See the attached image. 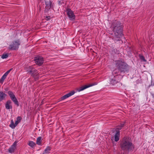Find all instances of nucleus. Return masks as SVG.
Wrapping results in <instances>:
<instances>
[{
    "mask_svg": "<svg viewBox=\"0 0 154 154\" xmlns=\"http://www.w3.org/2000/svg\"><path fill=\"white\" fill-rule=\"evenodd\" d=\"M34 60L36 64L38 65L41 66L44 63V60L43 57L42 56H37L35 57Z\"/></svg>",
    "mask_w": 154,
    "mask_h": 154,
    "instance_id": "nucleus-7",
    "label": "nucleus"
},
{
    "mask_svg": "<svg viewBox=\"0 0 154 154\" xmlns=\"http://www.w3.org/2000/svg\"><path fill=\"white\" fill-rule=\"evenodd\" d=\"M7 95L3 91H0V102L5 100Z\"/></svg>",
    "mask_w": 154,
    "mask_h": 154,
    "instance_id": "nucleus-17",
    "label": "nucleus"
},
{
    "mask_svg": "<svg viewBox=\"0 0 154 154\" xmlns=\"http://www.w3.org/2000/svg\"><path fill=\"white\" fill-rule=\"evenodd\" d=\"M22 119V118L21 116H18L17 118L16 121L20 122L21 121Z\"/></svg>",
    "mask_w": 154,
    "mask_h": 154,
    "instance_id": "nucleus-29",
    "label": "nucleus"
},
{
    "mask_svg": "<svg viewBox=\"0 0 154 154\" xmlns=\"http://www.w3.org/2000/svg\"><path fill=\"white\" fill-rule=\"evenodd\" d=\"M17 142L15 141L13 144L11 146V147L9 148L8 149L9 152L10 153H13L14 152L16 148L17 143Z\"/></svg>",
    "mask_w": 154,
    "mask_h": 154,
    "instance_id": "nucleus-12",
    "label": "nucleus"
},
{
    "mask_svg": "<svg viewBox=\"0 0 154 154\" xmlns=\"http://www.w3.org/2000/svg\"><path fill=\"white\" fill-rule=\"evenodd\" d=\"M20 42L19 39L13 41L12 43L9 45L8 48L10 50H16L18 49Z\"/></svg>",
    "mask_w": 154,
    "mask_h": 154,
    "instance_id": "nucleus-5",
    "label": "nucleus"
},
{
    "mask_svg": "<svg viewBox=\"0 0 154 154\" xmlns=\"http://www.w3.org/2000/svg\"><path fill=\"white\" fill-rule=\"evenodd\" d=\"M42 137H39L37 139L36 143L38 145H42Z\"/></svg>",
    "mask_w": 154,
    "mask_h": 154,
    "instance_id": "nucleus-20",
    "label": "nucleus"
},
{
    "mask_svg": "<svg viewBox=\"0 0 154 154\" xmlns=\"http://www.w3.org/2000/svg\"><path fill=\"white\" fill-rule=\"evenodd\" d=\"M28 144L30 146V147L33 149L35 148V146L36 145L35 143L32 141H29L28 143Z\"/></svg>",
    "mask_w": 154,
    "mask_h": 154,
    "instance_id": "nucleus-19",
    "label": "nucleus"
},
{
    "mask_svg": "<svg viewBox=\"0 0 154 154\" xmlns=\"http://www.w3.org/2000/svg\"><path fill=\"white\" fill-rule=\"evenodd\" d=\"M51 150V147L48 146L46 148L44 152H43L42 154H46L50 152V151Z\"/></svg>",
    "mask_w": 154,
    "mask_h": 154,
    "instance_id": "nucleus-22",
    "label": "nucleus"
},
{
    "mask_svg": "<svg viewBox=\"0 0 154 154\" xmlns=\"http://www.w3.org/2000/svg\"><path fill=\"white\" fill-rule=\"evenodd\" d=\"M116 133L114 135L115 141L116 142L118 141L120 139V131H115Z\"/></svg>",
    "mask_w": 154,
    "mask_h": 154,
    "instance_id": "nucleus-16",
    "label": "nucleus"
},
{
    "mask_svg": "<svg viewBox=\"0 0 154 154\" xmlns=\"http://www.w3.org/2000/svg\"><path fill=\"white\" fill-rule=\"evenodd\" d=\"M111 28L113 32L112 39L116 42L121 40L123 35V25L119 21L114 20L113 21Z\"/></svg>",
    "mask_w": 154,
    "mask_h": 154,
    "instance_id": "nucleus-1",
    "label": "nucleus"
},
{
    "mask_svg": "<svg viewBox=\"0 0 154 154\" xmlns=\"http://www.w3.org/2000/svg\"><path fill=\"white\" fill-rule=\"evenodd\" d=\"M120 142V147L123 151L129 152L132 151L134 148V144L127 137H124Z\"/></svg>",
    "mask_w": 154,
    "mask_h": 154,
    "instance_id": "nucleus-2",
    "label": "nucleus"
},
{
    "mask_svg": "<svg viewBox=\"0 0 154 154\" xmlns=\"http://www.w3.org/2000/svg\"><path fill=\"white\" fill-rule=\"evenodd\" d=\"M75 92L74 90L71 91L68 94L64 95L63 96L60 98L59 99V102L63 100L66 99L67 98L73 95L75 93Z\"/></svg>",
    "mask_w": 154,
    "mask_h": 154,
    "instance_id": "nucleus-9",
    "label": "nucleus"
},
{
    "mask_svg": "<svg viewBox=\"0 0 154 154\" xmlns=\"http://www.w3.org/2000/svg\"><path fill=\"white\" fill-rule=\"evenodd\" d=\"M125 121L120 123L117 126L116 128L115 129V131H120V130L125 126Z\"/></svg>",
    "mask_w": 154,
    "mask_h": 154,
    "instance_id": "nucleus-13",
    "label": "nucleus"
},
{
    "mask_svg": "<svg viewBox=\"0 0 154 154\" xmlns=\"http://www.w3.org/2000/svg\"><path fill=\"white\" fill-rule=\"evenodd\" d=\"M115 62L116 66L120 72V73L124 74L125 72H129V66L125 62L121 60H116Z\"/></svg>",
    "mask_w": 154,
    "mask_h": 154,
    "instance_id": "nucleus-3",
    "label": "nucleus"
},
{
    "mask_svg": "<svg viewBox=\"0 0 154 154\" xmlns=\"http://www.w3.org/2000/svg\"><path fill=\"white\" fill-rule=\"evenodd\" d=\"M152 95L153 98L154 99V93L153 94L152 93Z\"/></svg>",
    "mask_w": 154,
    "mask_h": 154,
    "instance_id": "nucleus-32",
    "label": "nucleus"
},
{
    "mask_svg": "<svg viewBox=\"0 0 154 154\" xmlns=\"http://www.w3.org/2000/svg\"><path fill=\"white\" fill-rule=\"evenodd\" d=\"M19 123L17 121H16L15 122V127Z\"/></svg>",
    "mask_w": 154,
    "mask_h": 154,
    "instance_id": "nucleus-31",
    "label": "nucleus"
},
{
    "mask_svg": "<svg viewBox=\"0 0 154 154\" xmlns=\"http://www.w3.org/2000/svg\"><path fill=\"white\" fill-rule=\"evenodd\" d=\"M67 14L70 20H73L75 19V15L73 11L70 8H67L66 10Z\"/></svg>",
    "mask_w": 154,
    "mask_h": 154,
    "instance_id": "nucleus-8",
    "label": "nucleus"
},
{
    "mask_svg": "<svg viewBox=\"0 0 154 154\" xmlns=\"http://www.w3.org/2000/svg\"><path fill=\"white\" fill-rule=\"evenodd\" d=\"M97 84L96 83H91L88 85H85L80 87L79 88H77V91L80 92L90 87L96 85Z\"/></svg>",
    "mask_w": 154,
    "mask_h": 154,
    "instance_id": "nucleus-11",
    "label": "nucleus"
},
{
    "mask_svg": "<svg viewBox=\"0 0 154 154\" xmlns=\"http://www.w3.org/2000/svg\"><path fill=\"white\" fill-rule=\"evenodd\" d=\"M120 81L119 79H117V76H114L113 79H110V84L113 85H114L119 82Z\"/></svg>",
    "mask_w": 154,
    "mask_h": 154,
    "instance_id": "nucleus-14",
    "label": "nucleus"
},
{
    "mask_svg": "<svg viewBox=\"0 0 154 154\" xmlns=\"http://www.w3.org/2000/svg\"><path fill=\"white\" fill-rule=\"evenodd\" d=\"M139 57L141 60L144 62H146V60L145 58V57L143 56L140 55Z\"/></svg>",
    "mask_w": 154,
    "mask_h": 154,
    "instance_id": "nucleus-26",
    "label": "nucleus"
},
{
    "mask_svg": "<svg viewBox=\"0 0 154 154\" xmlns=\"http://www.w3.org/2000/svg\"><path fill=\"white\" fill-rule=\"evenodd\" d=\"M8 56V53L5 54H3L2 56V59H5L7 58Z\"/></svg>",
    "mask_w": 154,
    "mask_h": 154,
    "instance_id": "nucleus-27",
    "label": "nucleus"
},
{
    "mask_svg": "<svg viewBox=\"0 0 154 154\" xmlns=\"http://www.w3.org/2000/svg\"><path fill=\"white\" fill-rule=\"evenodd\" d=\"M33 68L32 66H28L26 67L25 69L26 71L28 72L27 73L29 74Z\"/></svg>",
    "mask_w": 154,
    "mask_h": 154,
    "instance_id": "nucleus-21",
    "label": "nucleus"
},
{
    "mask_svg": "<svg viewBox=\"0 0 154 154\" xmlns=\"http://www.w3.org/2000/svg\"><path fill=\"white\" fill-rule=\"evenodd\" d=\"M45 2L46 5L45 11L48 12L49 10L53 7V5H52V2L51 0H49L45 1Z\"/></svg>",
    "mask_w": 154,
    "mask_h": 154,
    "instance_id": "nucleus-6",
    "label": "nucleus"
},
{
    "mask_svg": "<svg viewBox=\"0 0 154 154\" xmlns=\"http://www.w3.org/2000/svg\"><path fill=\"white\" fill-rule=\"evenodd\" d=\"M11 124L9 126L12 129H14L15 127V124L14 123V122L12 119L11 120Z\"/></svg>",
    "mask_w": 154,
    "mask_h": 154,
    "instance_id": "nucleus-23",
    "label": "nucleus"
},
{
    "mask_svg": "<svg viewBox=\"0 0 154 154\" xmlns=\"http://www.w3.org/2000/svg\"><path fill=\"white\" fill-rule=\"evenodd\" d=\"M112 73L113 75H116L115 76H117L118 75H120L122 73H120V72L117 68L113 70L112 72Z\"/></svg>",
    "mask_w": 154,
    "mask_h": 154,
    "instance_id": "nucleus-18",
    "label": "nucleus"
},
{
    "mask_svg": "<svg viewBox=\"0 0 154 154\" xmlns=\"http://www.w3.org/2000/svg\"><path fill=\"white\" fill-rule=\"evenodd\" d=\"M6 77L7 76L4 74L0 79V83H1L2 84Z\"/></svg>",
    "mask_w": 154,
    "mask_h": 154,
    "instance_id": "nucleus-24",
    "label": "nucleus"
},
{
    "mask_svg": "<svg viewBox=\"0 0 154 154\" xmlns=\"http://www.w3.org/2000/svg\"><path fill=\"white\" fill-rule=\"evenodd\" d=\"M51 19V17L50 16H47L46 17V20H49Z\"/></svg>",
    "mask_w": 154,
    "mask_h": 154,
    "instance_id": "nucleus-30",
    "label": "nucleus"
},
{
    "mask_svg": "<svg viewBox=\"0 0 154 154\" xmlns=\"http://www.w3.org/2000/svg\"><path fill=\"white\" fill-rule=\"evenodd\" d=\"M12 68H11L9 70L7 71L6 72H5L4 75L7 76L8 74L10 73V72L12 70Z\"/></svg>",
    "mask_w": 154,
    "mask_h": 154,
    "instance_id": "nucleus-28",
    "label": "nucleus"
},
{
    "mask_svg": "<svg viewBox=\"0 0 154 154\" xmlns=\"http://www.w3.org/2000/svg\"><path fill=\"white\" fill-rule=\"evenodd\" d=\"M112 52L113 54L119 53V51L116 48H112Z\"/></svg>",
    "mask_w": 154,
    "mask_h": 154,
    "instance_id": "nucleus-25",
    "label": "nucleus"
},
{
    "mask_svg": "<svg viewBox=\"0 0 154 154\" xmlns=\"http://www.w3.org/2000/svg\"><path fill=\"white\" fill-rule=\"evenodd\" d=\"M11 103L12 102L11 100H8L5 104L6 109H12V106L11 105Z\"/></svg>",
    "mask_w": 154,
    "mask_h": 154,
    "instance_id": "nucleus-15",
    "label": "nucleus"
},
{
    "mask_svg": "<svg viewBox=\"0 0 154 154\" xmlns=\"http://www.w3.org/2000/svg\"><path fill=\"white\" fill-rule=\"evenodd\" d=\"M60 1H59V4H60Z\"/></svg>",
    "mask_w": 154,
    "mask_h": 154,
    "instance_id": "nucleus-33",
    "label": "nucleus"
},
{
    "mask_svg": "<svg viewBox=\"0 0 154 154\" xmlns=\"http://www.w3.org/2000/svg\"><path fill=\"white\" fill-rule=\"evenodd\" d=\"M29 74H31V76L34 78L35 80L38 79V78L37 76L38 75V73L37 70L34 67Z\"/></svg>",
    "mask_w": 154,
    "mask_h": 154,
    "instance_id": "nucleus-10",
    "label": "nucleus"
},
{
    "mask_svg": "<svg viewBox=\"0 0 154 154\" xmlns=\"http://www.w3.org/2000/svg\"><path fill=\"white\" fill-rule=\"evenodd\" d=\"M4 90L5 91H8V94L10 97L11 99L17 106H19V102L13 92L11 91H9V88L8 87L5 88Z\"/></svg>",
    "mask_w": 154,
    "mask_h": 154,
    "instance_id": "nucleus-4",
    "label": "nucleus"
}]
</instances>
